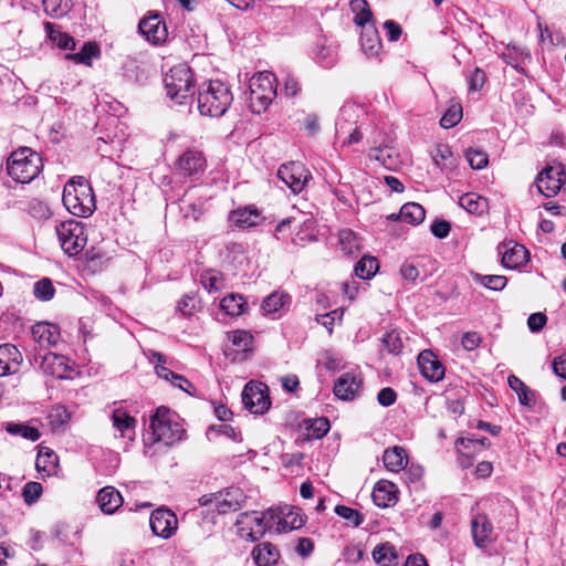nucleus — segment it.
Wrapping results in <instances>:
<instances>
[{"label": "nucleus", "instance_id": "nucleus-3", "mask_svg": "<svg viewBox=\"0 0 566 566\" xmlns=\"http://www.w3.org/2000/svg\"><path fill=\"white\" fill-rule=\"evenodd\" d=\"M42 169L40 155L29 147L13 151L7 160V172L17 182L32 181Z\"/></svg>", "mask_w": 566, "mask_h": 566}, {"label": "nucleus", "instance_id": "nucleus-45", "mask_svg": "<svg viewBox=\"0 0 566 566\" xmlns=\"http://www.w3.org/2000/svg\"><path fill=\"white\" fill-rule=\"evenodd\" d=\"M378 261L374 256H363L355 265V274L363 280H368L378 271Z\"/></svg>", "mask_w": 566, "mask_h": 566}, {"label": "nucleus", "instance_id": "nucleus-21", "mask_svg": "<svg viewBox=\"0 0 566 566\" xmlns=\"http://www.w3.org/2000/svg\"><path fill=\"white\" fill-rule=\"evenodd\" d=\"M244 501L245 495L241 489L230 488L220 494V499L217 502V509L221 514L234 512L241 509Z\"/></svg>", "mask_w": 566, "mask_h": 566}, {"label": "nucleus", "instance_id": "nucleus-16", "mask_svg": "<svg viewBox=\"0 0 566 566\" xmlns=\"http://www.w3.org/2000/svg\"><path fill=\"white\" fill-rule=\"evenodd\" d=\"M177 169L187 177L198 178L206 168V159L202 153L188 149L177 160Z\"/></svg>", "mask_w": 566, "mask_h": 566}, {"label": "nucleus", "instance_id": "nucleus-48", "mask_svg": "<svg viewBox=\"0 0 566 566\" xmlns=\"http://www.w3.org/2000/svg\"><path fill=\"white\" fill-rule=\"evenodd\" d=\"M329 421L327 418H318L308 421L306 426L307 438L321 439L329 431Z\"/></svg>", "mask_w": 566, "mask_h": 566}, {"label": "nucleus", "instance_id": "nucleus-20", "mask_svg": "<svg viewBox=\"0 0 566 566\" xmlns=\"http://www.w3.org/2000/svg\"><path fill=\"white\" fill-rule=\"evenodd\" d=\"M22 361V354L14 345H0V376H8L17 373Z\"/></svg>", "mask_w": 566, "mask_h": 566}, {"label": "nucleus", "instance_id": "nucleus-1", "mask_svg": "<svg viewBox=\"0 0 566 566\" xmlns=\"http://www.w3.org/2000/svg\"><path fill=\"white\" fill-rule=\"evenodd\" d=\"M233 95L230 88L219 80L202 84L198 93V109L201 115L210 117L222 116L230 107Z\"/></svg>", "mask_w": 566, "mask_h": 566}, {"label": "nucleus", "instance_id": "nucleus-30", "mask_svg": "<svg viewBox=\"0 0 566 566\" xmlns=\"http://www.w3.org/2000/svg\"><path fill=\"white\" fill-rule=\"evenodd\" d=\"M155 369H156V374L161 379L170 382L175 387H177V388L188 392L191 396L195 395L191 391V389L195 390L193 385L188 379H186L184 376H181L179 374H175L174 371H171L170 369H168L164 365H159V364L155 366Z\"/></svg>", "mask_w": 566, "mask_h": 566}, {"label": "nucleus", "instance_id": "nucleus-25", "mask_svg": "<svg viewBox=\"0 0 566 566\" xmlns=\"http://www.w3.org/2000/svg\"><path fill=\"white\" fill-rule=\"evenodd\" d=\"M35 467L38 472L48 476L54 475L59 467L57 454L48 447H40Z\"/></svg>", "mask_w": 566, "mask_h": 566}, {"label": "nucleus", "instance_id": "nucleus-58", "mask_svg": "<svg viewBox=\"0 0 566 566\" xmlns=\"http://www.w3.org/2000/svg\"><path fill=\"white\" fill-rule=\"evenodd\" d=\"M343 311L337 308L326 314L316 315V322L327 328L329 333L333 331L335 321L342 319Z\"/></svg>", "mask_w": 566, "mask_h": 566}, {"label": "nucleus", "instance_id": "nucleus-63", "mask_svg": "<svg viewBox=\"0 0 566 566\" xmlns=\"http://www.w3.org/2000/svg\"><path fill=\"white\" fill-rule=\"evenodd\" d=\"M547 323V316L544 313H533L527 318V326L531 332H539Z\"/></svg>", "mask_w": 566, "mask_h": 566}, {"label": "nucleus", "instance_id": "nucleus-7", "mask_svg": "<svg viewBox=\"0 0 566 566\" xmlns=\"http://www.w3.org/2000/svg\"><path fill=\"white\" fill-rule=\"evenodd\" d=\"M165 87L170 99L182 104L192 96L195 84L191 70L186 64H178L166 74Z\"/></svg>", "mask_w": 566, "mask_h": 566}, {"label": "nucleus", "instance_id": "nucleus-8", "mask_svg": "<svg viewBox=\"0 0 566 566\" xmlns=\"http://www.w3.org/2000/svg\"><path fill=\"white\" fill-rule=\"evenodd\" d=\"M55 231L62 250L69 256L80 254L86 245L87 235L82 222L70 219L59 223Z\"/></svg>", "mask_w": 566, "mask_h": 566}, {"label": "nucleus", "instance_id": "nucleus-57", "mask_svg": "<svg viewBox=\"0 0 566 566\" xmlns=\"http://www.w3.org/2000/svg\"><path fill=\"white\" fill-rule=\"evenodd\" d=\"M485 81H486L485 72L482 69H480V67H475L468 75L469 91L470 92H478V91H480L483 87Z\"/></svg>", "mask_w": 566, "mask_h": 566}, {"label": "nucleus", "instance_id": "nucleus-33", "mask_svg": "<svg viewBox=\"0 0 566 566\" xmlns=\"http://www.w3.org/2000/svg\"><path fill=\"white\" fill-rule=\"evenodd\" d=\"M276 517L277 530L280 532H290L302 527L305 523L303 515L298 511L290 509L287 513L280 512Z\"/></svg>", "mask_w": 566, "mask_h": 566}, {"label": "nucleus", "instance_id": "nucleus-6", "mask_svg": "<svg viewBox=\"0 0 566 566\" xmlns=\"http://www.w3.org/2000/svg\"><path fill=\"white\" fill-rule=\"evenodd\" d=\"M150 429L154 440L171 446L180 441L185 430L181 424L172 419V413L167 407H158L150 417Z\"/></svg>", "mask_w": 566, "mask_h": 566}, {"label": "nucleus", "instance_id": "nucleus-31", "mask_svg": "<svg viewBox=\"0 0 566 566\" xmlns=\"http://www.w3.org/2000/svg\"><path fill=\"white\" fill-rule=\"evenodd\" d=\"M260 218L259 211L251 207L239 208L230 213V221L242 228L256 226Z\"/></svg>", "mask_w": 566, "mask_h": 566}, {"label": "nucleus", "instance_id": "nucleus-15", "mask_svg": "<svg viewBox=\"0 0 566 566\" xmlns=\"http://www.w3.org/2000/svg\"><path fill=\"white\" fill-rule=\"evenodd\" d=\"M497 251L502 255L501 263L506 269L514 270L528 262L530 253L526 248L514 241L501 243Z\"/></svg>", "mask_w": 566, "mask_h": 566}, {"label": "nucleus", "instance_id": "nucleus-61", "mask_svg": "<svg viewBox=\"0 0 566 566\" xmlns=\"http://www.w3.org/2000/svg\"><path fill=\"white\" fill-rule=\"evenodd\" d=\"M481 342H482V337L476 332H467L463 334V336L461 338V345L468 352H471V350H474L475 348H478L480 346Z\"/></svg>", "mask_w": 566, "mask_h": 566}, {"label": "nucleus", "instance_id": "nucleus-22", "mask_svg": "<svg viewBox=\"0 0 566 566\" xmlns=\"http://www.w3.org/2000/svg\"><path fill=\"white\" fill-rule=\"evenodd\" d=\"M493 527L484 514L475 515L471 521V533L474 544L482 548L490 541Z\"/></svg>", "mask_w": 566, "mask_h": 566}, {"label": "nucleus", "instance_id": "nucleus-60", "mask_svg": "<svg viewBox=\"0 0 566 566\" xmlns=\"http://www.w3.org/2000/svg\"><path fill=\"white\" fill-rule=\"evenodd\" d=\"M382 343L385 347L388 349L391 354H399L402 348V342L399 337V334L395 331L389 332L386 334V336L382 338Z\"/></svg>", "mask_w": 566, "mask_h": 566}, {"label": "nucleus", "instance_id": "nucleus-54", "mask_svg": "<svg viewBox=\"0 0 566 566\" xmlns=\"http://www.w3.org/2000/svg\"><path fill=\"white\" fill-rule=\"evenodd\" d=\"M339 241L344 253L353 255L358 252L359 247L357 243L356 234L350 230H344L339 234Z\"/></svg>", "mask_w": 566, "mask_h": 566}, {"label": "nucleus", "instance_id": "nucleus-19", "mask_svg": "<svg viewBox=\"0 0 566 566\" xmlns=\"http://www.w3.org/2000/svg\"><path fill=\"white\" fill-rule=\"evenodd\" d=\"M33 340L42 348L55 346L60 340L59 327L48 322H38L31 328Z\"/></svg>", "mask_w": 566, "mask_h": 566}, {"label": "nucleus", "instance_id": "nucleus-32", "mask_svg": "<svg viewBox=\"0 0 566 566\" xmlns=\"http://www.w3.org/2000/svg\"><path fill=\"white\" fill-rule=\"evenodd\" d=\"M360 42L364 53L368 56H377L382 48L378 31L374 27L363 31Z\"/></svg>", "mask_w": 566, "mask_h": 566}, {"label": "nucleus", "instance_id": "nucleus-39", "mask_svg": "<svg viewBox=\"0 0 566 566\" xmlns=\"http://www.w3.org/2000/svg\"><path fill=\"white\" fill-rule=\"evenodd\" d=\"M44 12L53 18L61 19L65 17L73 7L72 0H42Z\"/></svg>", "mask_w": 566, "mask_h": 566}, {"label": "nucleus", "instance_id": "nucleus-62", "mask_svg": "<svg viewBox=\"0 0 566 566\" xmlns=\"http://www.w3.org/2000/svg\"><path fill=\"white\" fill-rule=\"evenodd\" d=\"M196 297L193 295H185L177 305V311L184 316L192 315L196 308Z\"/></svg>", "mask_w": 566, "mask_h": 566}, {"label": "nucleus", "instance_id": "nucleus-27", "mask_svg": "<svg viewBox=\"0 0 566 566\" xmlns=\"http://www.w3.org/2000/svg\"><path fill=\"white\" fill-rule=\"evenodd\" d=\"M459 205L465 211L474 216H482L489 209L488 199L475 192H468L461 196Z\"/></svg>", "mask_w": 566, "mask_h": 566}, {"label": "nucleus", "instance_id": "nucleus-53", "mask_svg": "<svg viewBox=\"0 0 566 566\" xmlns=\"http://www.w3.org/2000/svg\"><path fill=\"white\" fill-rule=\"evenodd\" d=\"M43 493L42 484L39 482H28L22 490V497L25 504L32 505L39 501Z\"/></svg>", "mask_w": 566, "mask_h": 566}, {"label": "nucleus", "instance_id": "nucleus-12", "mask_svg": "<svg viewBox=\"0 0 566 566\" xmlns=\"http://www.w3.org/2000/svg\"><path fill=\"white\" fill-rule=\"evenodd\" d=\"M564 176L562 166L546 167L536 179L538 191L547 198L556 196L564 185Z\"/></svg>", "mask_w": 566, "mask_h": 566}, {"label": "nucleus", "instance_id": "nucleus-40", "mask_svg": "<svg viewBox=\"0 0 566 566\" xmlns=\"http://www.w3.org/2000/svg\"><path fill=\"white\" fill-rule=\"evenodd\" d=\"M247 303L239 294H229L220 302V307L226 314L230 316H239L245 310Z\"/></svg>", "mask_w": 566, "mask_h": 566}, {"label": "nucleus", "instance_id": "nucleus-52", "mask_svg": "<svg viewBox=\"0 0 566 566\" xmlns=\"http://www.w3.org/2000/svg\"><path fill=\"white\" fill-rule=\"evenodd\" d=\"M335 513L346 520L354 527H358L364 522V515L349 506L337 505L335 507Z\"/></svg>", "mask_w": 566, "mask_h": 566}, {"label": "nucleus", "instance_id": "nucleus-17", "mask_svg": "<svg viewBox=\"0 0 566 566\" xmlns=\"http://www.w3.org/2000/svg\"><path fill=\"white\" fill-rule=\"evenodd\" d=\"M418 366L424 378L432 382L441 380L444 367L431 350H423L418 356Z\"/></svg>", "mask_w": 566, "mask_h": 566}, {"label": "nucleus", "instance_id": "nucleus-34", "mask_svg": "<svg viewBox=\"0 0 566 566\" xmlns=\"http://www.w3.org/2000/svg\"><path fill=\"white\" fill-rule=\"evenodd\" d=\"M373 558L379 566L398 565V554L394 545L389 543L377 545L373 551Z\"/></svg>", "mask_w": 566, "mask_h": 566}, {"label": "nucleus", "instance_id": "nucleus-14", "mask_svg": "<svg viewBox=\"0 0 566 566\" xmlns=\"http://www.w3.org/2000/svg\"><path fill=\"white\" fill-rule=\"evenodd\" d=\"M40 359V369L43 374L55 378H67L71 371L69 359L55 353H46L43 356H34V361Z\"/></svg>", "mask_w": 566, "mask_h": 566}, {"label": "nucleus", "instance_id": "nucleus-10", "mask_svg": "<svg viewBox=\"0 0 566 566\" xmlns=\"http://www.w3.org/2000/svg\"><path fill=\"white\" fill-rule=\"evenodd\" d=\"M277 177L293 193H300L312 178V175L304 164L290 161L280 166Z\"/></svg>", "mask_w": 566, "mask_h": 566}, {"label": "nucleus", "instance_id": "nucleus-4", "mask_svg": "<svg viewBox=\"0 0 566 566\" xmlns=\"http://www.w3.org/2000/svg\"><path fill=\"white\" fill-rule=\"evenodd\" d=\"M275 75L272 72H261L249 82V104L255 114H261L268 109L273 98L276 96Z\"/></svg>", "mask_w": 566, "mask_h": 566}, {"label": "nucleus", "instance_id": "nucleus-18", "mask_svg": "<svg viewBox=\"0 0 566 566\" xmlns=\"http://www.w3.org/2000/svg\"><path fill=\"white\" fill-rule=\"evenodd\" d=\"M363 380L359 376L345 373L334 384V395L342 400H353L359 392Z\"/></svg>", "mask_w": 566, "mask_h": 566}, {"label": "nucleus", "instance_id": "nucleus-26", "mask_svg": "<svg viewBox=\"0 0 566 566\" xmlns=\"http://www.w3.org/2000/svg\"><path fill=\"white\" fill-rule=\"evenodd\" d=\"M382 461L385 467L392 472L406 470L408 463L407 452L402 447L398 446L388 448L384 452Z\"/></svg>", "mask_w": 566, "mask_h": 566}, {"label": "nucleus", "instance_id": "nucleus-2", "mask_svg": "<svg viewBox=\"0 0 566 566\" xmlns=\"http://www.w3.org/2000/svg\"><path fill=\"white\" fill-rule=\"evenodd\" d=\"M62 200L64 207L76 217H90L96 209L93 189L81 176L64 186Z\"/></svg>", "mask_w": 566, "mask_h": 566}, {"label": "nucleus", "instance_id": "nucleus-29", "mask_svg": "<svg viewBox=\"0 0 566 566\" xmlns=\"http://www.w3.org/2000/svg\"><path fill=\"white\" fill-rule=\"evenodd\" d=\"M101 55L99 46L96 42H85L80 52L69 53L65 55L66 60L76 64L92 65V60Z\"/></svg>", "mask_w": 566, "mask_h": 566}, {"label": "nucleus", "instance_id": "nucleus-46", "mask_svg": "<svg viewBox=\"0 0 566 566\" xmlns=\"http://www.w3.org/2000/svg\"><path fill=\"white\" fill-rule=\"evenodd\" d=\"M290 301V296L285 293L274 292L269 295L262 303V310L266 314H273L280 311Z\"/></svg>", "mask_w": 566, "mask_h": 566}, {"label": "nucleus", "instance_id": "nucleus-23", "mask_svg": "<svg viewBox=\"0 0 566 566\" xmlns=\"http://www.w3.org/2000/svg\"><path fill=\"white\" fill-rule=\"evenodd\" d=\"M374 503L379 507H389L397 502V488L389 481H379L373 491Z\"/></svg>", "mask_w": 566, "mask_h": 566}, {"label": "nucleus", "instance_id": "nucleus-50", "mask_svg": "<svg viewBox=\"0 0 566 566\" xmlns=\"http://www.w3.org/2000/svg\"><path fill=\"white\" fill-rule=\"evenodd\" d=\"M462 118V106L459 103L452 104L440 119L443 128L454 127Z\"/></svg>", "mask_w": 566, "mask_h": 566}, {"label": "nucleus", "instance_id": "nucleus-59", "mask_svg": "<svg viewBox=\"0 0 566 566\" xmlns=\"http://www.w3.org/2000/svg\"><path fill=\"white\" fill-rule=\"evenodd\" d=\"M315 59L324 67H331L335 62L334 51L325 45H317Z\"/></svg>", "mask_w": 566, "mask_h": 566}, {"label": "nucleus", "instance_id": "nucleus-55", "mask_svg": "<svg viewBox=\"0 0 566 566\" xmlns=\"http://www.w3.org/2000/svg\"><path fill=\"white\" fill-rule=\"evenodd\" d=\"M229 340L239 350H248L252 343V335L245 331L237 329L229 334Z\"/></svg>", "mask_w": 566, "mask_h": 566}, {"label": "nucleus", "instance_id": "nucleus-44", "mask_svg": "<svg viewBox=\"0 0 566 566\" xmlns=\"http://www.w3.org/2000/svg\"><path fill=\"white\" fill-rule=\"evenodd\" d=\"M350 10L355 13L354 22L359 27H364L373 18V12L366 0H352Z\"/></svg>", "mask_w": 566, "mask_h": 566}, {"label": "nucleus", "instance_id": "nucleus-38", "mask_svg": "<svg viewBox=\"0 0 566 566\" xmlns=\"http://www.w3.org/2000/svg\"><path fill=\"white\" fill-rule=\"evenodd\" d=\"M113 427L120 432L122 437H125L128 431H134L136 426L135 418L130 417L123 408H116L112 415Z\"/></svg>", "mask_w": 566, "mask_h": 566}, {"label": "nucleus", "instance_id": "nucleus-28", "mask_svg": "<svg viewBox=\"0 0 566 566\" xmlns=\"http://www.w3.org/2000/svg\"><path fill=\"white\" fill-rule=\"evenodd\" d=\"M252 555L258 566H272L280 557L277 548L271 543L259 544L254 547Z\"/></svg>", "mask_w": 566, "mask_h": 566}, {"label": "nucleus", "instance_id": "nucleus-11", "mask_svg": "<svg viewBox=\"0 0 566 566\" xmlns=\"http://www.w3.org/2000/svg\"><path fill=\"white\" fill-rule=\"evenodd\" d=\"M139 33L151 44L158 45L167 40L168 31L164 19L158 13H150L138 24Z\"/></svg>", "mask_w": 566, "mask_h": 566}, {"label": "nucleus", "instance_id": "nucleus-41", "mask_svg": "<svg viewBox=\"0 0 566 566\" xmlns=\"http://www.w3.org/2000/svg\"><path fill=\"white\" fill-rule=\"evenodd\" d=\"M6 431L12 436H21L30 441H38L41 437L40 431L35 427L25 423L9 422L6 424Z\"/></svg>", "mask_w": 566, "mask_h": 566}, {"label": "nucleus", "instance_id": "nucleus-35", "mask_svg": "<svg viewBox=\"0 0 566 566\" xmlns=\"http://www.w3.org/2000/svg\"><path fill=\"white\" fill-rule=\"evenodd\" d=\"M424 209L417 202L405 203L398 213L400 221L412 226L421 223L424 220Z\"/></svg>", "mask_w": 566, "mask_h": 566}, {"label": "nucleus", "instance_id": "nucleus-42", "mask_svg": "<svg viewBox=\"0 0 566 566\" xmlns=\"http://www.w3.org/2000/svg\"><path fill=\"white\" fill-rule=\"evenodd\" d=\"M201 284L209 293L219 292L224 287L223 275L216 270H207L201 274Z\"/></svg>", "mask_w": 566, "mask_h": 566}, {"label": "nucleus", "instance_id": "nucleus-43", "mask_svg": "<svg viewBox=\"0 0 566 566\" xmlns=\"http://www.w3.org/2000/svg\"><path fill=\"white\" fill-rule=\"evenodd\" d=\"M474 282L492 291H502L507 284V279L504 275H483L480 273H472Z\"/></svg>", "mask_w": 566, "mask_h": 566}, {"label": "nucleus", "instance_id": "nucleus-5", "mask_svg": "<svg viewBox=\"0 0 566 566\" xmlns=\"http://www.w3.org/2000/svg\"><path fill=\"white\" fill-rule=\"evenodd\" d=\"M276 517L279 514L275 510H268L265 513L244 512L238 516L235 524L241 537L256 542L276 523Z\"/></svg>", "mask_w": 566, "mask_h": 566}, {"label": "nucleus", "instance_id": "nucleus-64", "mask_svg": "<svg viewBox=\"0 0 566 566\" xmlns=\"http://www.w3.org/2000/svg\"><path fill=\"white\" fill-rule=\"evenodd\" d=\"M397 394L390 387L382 388L377 395V401L384 407H389L395 403Z\"/></svg>", "mask_w": 566, "mask_h": 566}, {"label": "nucleus", "instance_id": "nucleus-49", "mask_svg": "<svg viewBox=\"0 0 566 566\" xmlns=\"http://www.w3.org/2000/svg\"><path fill=\"white\" fill-rule=\"evenodd\" d=\"M33 293L38 300L48 302L53 298L55 289L52 284V281L48 277H44L34 284Z\"/></svg>", "mask_w": 566, "mask_h": 566}, {"label": "nucleus", "instance_id": "nucleus-13", "mask_svg": "<svg viewBox=\"0 0 566 566\" xmlns=\"http://www.w3.org/2000/svg\"><path fill=\"white\" fill-rule=\"evenodd\" d=\"M149 524L156 536L169 538L177 530L178 520L172 511L157 509L151 513Z\"/></svg>", "mask_w": 566, "mask_h": 566}, {"label": "nucleus", "instance_id": "nucleus-51", "mask_svg": "<svg viewBox=\"0 0 566 566\" xmlns=\"http://www.w3.org/2000/svg\"><path fill=\"white\" fill-rule=\"evenodd\" d=\"M452 159V151L447 145H438L436 149L432 151V160L433 164L443 171L448 168V161ZM452 165V163H450Z\"/></svg>", "mask_w": 566, "mask_h": 566}, {"label": "nucleus", "instance_id": "nucleus-9", "mask_svg": "<svg viewBox=\"0 0 566 566\" xmlns=\"http://www.w3.org/2000/svg\"><path fill=\"white\" fill-rule=\"evenodd\" d=\"M244 408L253 415H263L271 407L268 387L262 382H248L242 391Z\"/></svg>", "mask_w": 566, "mask_h": 566}, {"label": "nucleus", "instance_id": "nucleus-24", "mask_svg": "<svg viewBox=\"0 0 566 566\" xmlns=\"http://www.w3.org/2000/svg\"><path fill=\"white\" fill-rule=\"evenodd\" d=\"M96 502L103 513L113 514L122 506L123 497L115 488L105 486L97 493Z\"/></svg>", "mask_w": 566, "mask_h": 566}, {"label": "nucleus", "instance_id": "nucleus-36", "mask_svg": "<svg viewBox=\"0 0 566 566\" xmlns=\"http://www.w3.org/2000/svg\"><path fill=\"white\" fill-rule=\"evenodd\" d=\"M44 29L48 38L62 50H74L76 42L73 36L60 30H55V25L51 22H44Z\"/></svg>", "mask_w": 566, "mask_h": 566}, {"label": "nucleus", "instance_id": "nucleus-47", "mask_svg": "<svg viewBox=\"0 0 566 566\" xmlns=\"http://www.w3.org/2000/svg\"><path fill=\"white\" fill-rule=\"evenodd\" d=\"M48 418L52 430L60 431L70 420V413L65 407L55 406L51 409Z\"/></svg>", "mask_w": 566, "mask_h": 566}, {"label": "nucleus", "instance_id": "nucleus-37", "mask_svg": "<svg viewBox=\"0 0 566 566\" xmlns=\"http://www.w3.org/2000/svg\"><path fill=\"white\" fill-rule=\"evenodd\" d=\"M509 386L517 394L518 401L523 406L532 407L535 403L534 392L516 376L511 375Z\"/></svg>", "mask_w": 566, "mask_h": 566}, {"label": "nucleus", "instance_id": "nucleus-56", "mask_svg": "<svg viewBox=\"0 0 566 566\" xmlns=\"http://www.w3.org/2000/svg\"><path fill=\"white\" fill-rule=\"evenodd\" d=\"M465 157L473 169H483L489 163L488 155L482 150L470 148L465 151Z\"/></svg>", "mask_w": 566, "mask_h": 566}]
</instances>
